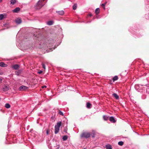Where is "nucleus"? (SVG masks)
<instances>
[{"label": "nucleus", "instance_id": "1", "mask_svg": "<svg viewBox=\"0 0 149 149\" xmlns=\"http://www.w3.org/2000/svg\"><path fill=\"white\" fill-rule=\"evenodd\" d=\"M44 5L43 1L42 0H39L36 4L35 7L36 9H40Z\"/></svg>", "mask_w": 149, "mask_h": 149}, {"label": "nucleus", "instance_id": "2", "mask_svg": "<svg viewBox=\"0 0 149 149\" xmlns=\"http://www.w3.org/2000/svg\"><path fill=\"white\" fill-rule=\"evenodd\" d=\"M61 121H59L56 123V125L55 126V131L54 133L55 134H57L60 129V127L61 125Z\"/></svg>", "mask_w": 149, "mask_h": 149}, {"label": "nucleus", "instance_id": "3", "mask_svg": "<svg viewBox=\"0 0 149 149\" xmlns=\"http://www.w3.org/2000/svg\"><path fill=\"white\" fill-rule=\"evenodd\" d=\"M91 135V134L90 132H84L81 134L80 137L81 139L88 138Z\"/></svg>", "mask_w": 149, "mask_h": 149}, {"label": "nucleus", "instance_id": "4", "mask_svg": "<svg viewBox=\"0 0 149 149\" xmlns=\"http://www.w3.org/2000/svg\"><path fill=\"white\" fill-rule=\"evenodd\" d=\"M54 42V41L52 40H50L48 41V42L46 46L47 47H50L52 46V44Z\"/></svg>", "mask_w": 149, "mask_h": 149}, {"label": "nucleus", "instance_id": "5", "mask_svg": "<svg viewBox=\"0 0 149 149\" xmlns=\"http://www.w3.org/2000/svg\"><path fill=\"white\" fill-rule=\"evenodd\" d=\"M28 88V87L24 86H20L19 88V91H22L23 90H26Z\"/></svg>", "mask_w": 149, "mask_h": 149}, {"label": "nucleus", "instance_id": "6", "mask_svg": "<svg viewBox=\"0 0 149 149\" xmlns=\"http://www.w3.org/2000/svg\"><path fill=\"white\" fill-rule=\"evenodd\" d=\"M9 89V87L8 86L6 85H4L3 88V90L4 92H6L8 91Z\"/></svg>", "mask_w": 149, "mask_h": 149}, {"label": "nucleus", "instance_id": "7", "mask_svg": "<svg viewBox=\"0 0 149 149\" xmlns=\"http://www.w3.org/2000/svg\"><path fill=\"white\" fill-rule=\"evenodd\" d=\"M15 22L17 24H19L21 23L22 20L20 19L17 18L15 19Z\"/></svg>", "mask_w": 149, "mask_h": 149}, {"label": "nucleus", "instance_id": "8", "mask_svg": "<svg viewBox=\"0 0 149 149\" xmlns=\"http://www.w3.org/2000/svg\"><path fill=\"white\" fill-rule=\"evenodd\" d=\"M110 121L113 123H115L116 122V120H115L114 117L113 116H111L109 118Z\"/></svg>", "mask_w": 149, "mask_h": 149}, {"label": "nucleus", "instance_id": "9", "mask_svg": "<svg viewBox=\"0 0 149 149\" xmlns=\"http://www.w3.org/2000/svg\"><path fill=\"white\" fill-rule=\"evenodd\" d=\"M20 10V8L19 7H17L14 9L13 11L14 13H17Z\"/></svg>", "mask_w": 149, "mask_h": 149}, {"label": "nucleus", "instance_id": "10", "mask_svg": "<svg viewBox=\"0 0 149 149\" xmlns=\"http://www.w3.org/2000/svg\"><path fill=\"white\" fill-rule=\"evenodd\" d=\"M56 12L60 15H63L64 14V11L63 10L57 11Z\"/></svg>", "mask_w": 149, "mask_h": 149}, {"label": "nucleus", "instance_id": "11", "mask_svg": "<svg viewBox=\"0 0 149 149\" xmlns=\"http://www.w3.org/2000/svg\"><path fill=\"white\" fill-rule=\"evenodd\" d=\"M112 95L116 99L118 100L119 99V96L116 93H114Z\"/></svg>", "mask_w": 149, "mask_h": 149}, {"label": "nucleus", "instance_id": "12", "mask_svg": "<svg viewBox=\"0 0 149 149\" xmlns=\"http://www.w3.org/2000/svg\"><path fill=\"white\" fill-rule=\"evenodd\" d=\"M100 9L99 8H97L95 10V13L96 15H98L100 13Z\"/></svg>", "mask_w": 149, "mask_h": 149}, {"label": "nucleus", "instance_id": "13", "mask_svg": "<svg viewBox=\"0 0 149 149\" xmlns=\"http://www.w3.org/2000/svg\"><path fill=\"white\" fill-rule=\"evenodd\" d=\"M91 104L89 102H87L86 103V107L88 109H90L91 108Z\"/></svg>", "mask_w": 149, "mask_h": 149}, {"label": "nucleus", "instance_id": "14", "mask_svg": "<svg viewBox=\"0 0 149 149\" xmlns=\"http://www.w3.org/2000/svg\"><path fill=\"white\" fill-rule=\"evenodd\" d=\"M6 65L3 62H1L0 63V66L2 67H5L6 66Z\"/></svg>", "mask_w": 149, "mask_h": 149}, {"label": "nucleus", "instance_id": "15", "mask_svg": "<svg viewBox=\"0 0 149 149\" xmlns=\"http://www.w3.org/2000/svg\"><path fill=\"white\" fill-rule=\"evenodd\" d=\"M10 3L12 5H14L17 2L16 0H11L10 1Z\"/></svg>", "mask_w": 149, "mask_h": 149}, {"label": "nucleus", "instance_id": "16", "mask_svg": "<svg viewBox=\"0 0 149 149\" xmlns=\"http://www.w3.org/2000/svg\"><path fill=\"white\" fill-rule=\"evenodd\" d=\"M47 24L49 25H51L53 24V22L52 21H49L47 22Z\"/></svg>", "mask_w": 149, "mask_h": 149}, {"label": "nucleus", "instance_id": "17", "mask_svg": "<svg viewBox=\"0 0 149 149\" xmlns=\"http://www.w3.org/2000/svg\"><path fill=\"white\" fill-rule=\"evenodd\" d=\"M19 67V66L18 65H15L13 66V68L15 70L17 69Z\"/></svg>", "mask_w": 149, "mask_h": 149}, {"label": "nucleus", "instance_id": "18", "mask_svg": "<svg viewBox=\"0 0 149 149\" xmlns=\"http://www.w3.org/2000/svg\"><path fill=\"white\" fill-rule=\"evenodd\" d=\"M5 107L6 108L8 109L10 107V106L9 104L6 103L5 105Z\"/></svg>", "mask_w": 149, "mask_h": 149}, {"label": "nucleus", "instance_id": "19", "mask_svg": "<svg viewBox=\"0 0 149 149\" xmlns=\"http://www.w3.org/2000/svg\"><path fill=\"white\" fill-rule=\"evenodd\" d=\"M118 79V77L117 76H115L113 79V81H114L117 80Z\"/></svg>", "mask_w": 149, "mask_h": 149}, {"label": "nucleus", "instance_id": "20", "mask_svg": "<svg viewBox=\"0 0 149 149\" xmlns=\"http://www.w3.org/2000/svg\"><path fill=\"white\" fill-rule=\"evenodd\" d=\"M62 139L63 141H66L68 139V136L66 135H65L63 137Z\"/></svg>", "mask_w": 149, "mask_h": 149}, {"label": "nucleus", "instance_id": "21", "mask_svg": "<svg viewBox=\"0 0 149 149\" xmlns=\"http://www.w3.org/2000/svg\"><path fill=\"white\" fill-rule=\"evenodd\" d=\"M77 4L76 3L74 4L73 6V9L74 10H75L77 8Z\"/></svg>", "mask_w": 149, "mask_h": 149}, {"label": "nucleus", "instance_id": "22", "mask_svg": "<svg viewBox=\"0 0 149 149\" xmlns=\"http://www.w3.org/2000/svg\"><path fill=\"white\" fill-rule=\"evenodd\" d=\"M106 148V149H112V146L110 145H107Z\"/></svg>", "mask_w": 149, "mask_h": 149}, {"label": "nucleus", "instance_id": "23", "mask_svg": "<svg viewBox=\"0 0 149 149\" xmlns=\"http://www.w3.org/2000/svg\"><path fill=\"white\" fill-rule=\"evenodd\" d=\"M123 143H124L122 141H119L118 143V145L120 146H123Z\"/></svg>", "mask_w": 149, "mask_h": 149}, {"label": "nucleus", "instance_id": "24", "mask_svg": "<svg viewBox=\"0 0 149 149\" xmlns=\"http://www.w3.org/2000/svg\"><path fill=\"white\" fill-rule=\"evenodd\" d=\"M103 119L105 120H108V117L107 116H103Z\"/></svg>", "mask_w": 149, "mask_h": 149}, {"label": "nucleus", "instance_id": "25", "mask_svg": "<svg viewBox=\"0 0 149 149\" xmlns=\"http://www.w3.org/2000/svg\"><path fill=\"white\" fill-rule=\"evenodd\" d=\"M4 16L3 14H0V20H2Z\"/></svg>", "mask_w": 149, "mask_h": 149}, {"label": "nucleus", "instance_id": "26", "mask_svg": "<svg viewBox=\"0 0 149 149\" xmlns=\"http://www.w3.org/2000/svg\"><path fill=\"white\" fill-rule=\"evenodd\" d=\"M56 47H54L53 49V48L52 47L50 48V50H48V52H50V51H52L53 50L55 49V48H56Z\"/></svg>", "mask_w": 149, "mask_h": 149}, {"label": "nucleus", "instance_id": "27", "mask_svg": "<svg viewBox=\"0 0 149 149\" xmlns=\"http://www.w3.org/2000/svg\"><path fill=\"white\" fill-rule=\"evenodd\" d=\"M91 136L93 138H94V137H95V133H91Z\"/></svg>", "mask_w": 149, "mask_h": 149}, {"label": "nucleus", "instance_id": "28", "mask_svg": "<svg viewBox=\"0 0 149 149\" xmlns=\"http://www.w3.org/2000/svg\"><path fill=\"white\" fill-rule=\"evenodd\" d=\"M58 113L61 115H62V116L63 115V113L61 111H59Z\"/></svg>", "mask_w": 149, "mask_h": 149}, {"label": "nucleus", "instance_id": "29", "mask_svg": "<svg viewBox=\"0 0 149 149\" xmlns=\"http://www.w3.org/2000/svg\"><path fill=\"white\" fill-rule=\"evenodd\" d=\"M42 66L43 68L44 69H45V65L44 63H42Z\"/></svg>", "mask_w": 149, "mask_h": 149}, {"label": "nucleus", "instance_id": "30", "mask_svg": "<svg viewBox=\"0 0 149 149\" xmlns=\"http://www.w3.org/2000/svg\"><path fill=\"white\" fill-rule=\"evenodd\" d=\"M105 3H102V4L101 6L104 7V8L105 9Z\"/></svg>", "mask_w": 149, "mask_h": 149}, {"label": "nucleus", "instance_id": "31", "mask_svg": "<svg viewBox=\"0 0 149 149\" xmlns=\"http://www.w3.org/2000/svg\"><path fill=\"white\" fill-rule=\"evenodd\" d=\"M42 72V70H40L38 72V73L39 74H41V73Z\"/></svg>", "mask_w": 149, "mask_h": 149}, {"label": "nucleus", "instance_id": "32", "mask_svg": "<svg viewBox=\"0 0 149 149\" xmlns=\"http://www.w3.org/2000/svg\"><path fill=\"white\" fill-rule=\"evenodd\" d=\"M47 86H42V88H46Z\"/></svg>", "mask_w": 149, "mask_h": 149}, {"label": "nucleus", "instance_id": "33", "mask_svg": "<svg viewBox=\"0 0 149 149\" xmlns=\"http://www.w3.org/2000/svg\"><path fill=\"white\" fill-rule=\"evenodd\" d=\"M49 130H47V131H46V133H47V134H49Z\"/></svg>", "mask_w": 149, "mask_h": 149}, {"label": "nucleus", "instance_id": "34", "mask_svg": "<svg viewBox=\"0 0 149 149\" xmlns=\"http://www.w3.org/2000/svg\"><path fill=\"white\" fill-rule=\"evenodd\" d=\"M88 15H89V16H92V14H91V13H90V14H89Z\"/></svg>", "mask_w": 149, "mask_h": 149}, {"label": "nucleus", "instance_id": "35", "mask_svg": "<svg viewBox=\"0 0 149 149\" xmlns=\"http://www.w3.org/2000/svg\"><path fill=\"white\" fill-rule=\"evenodd\" d=\"M2 81V79L0 78V82H1Z\"/></svg>", "mask_w": 149, "mask_h": 149}, {"label": "nucleus", "instance_id": "36", "mask_svg": "<svg viewBox=\"0 0 149 149\" xmlns=\"http://www.w3.org/2000/svg\"><path fill=\"white\" fill-rule=\"evenodd\" d=\"M2 1V0H0V2H1Z\"/></svg>", "mask_w": 149, "mask_h": 149}, {"label": "nucleus", "instance_id": "37", "mask_svg": "<svg viewBox=\"0 0 149 149\" xmlns=\"http://www.w3.org/2000/svg\"><path fill=\"white\" fill-rule=\"evenodd\" d=\"M146 86H147V87H148V84H147V85H146Z\"/></svg>", "mask_w": 149, "mask_h": 149}, {"label": "nucleus", "instance_id": "38", "mask_svg": "<svg viewBox=\"0 0 149 149\" xmlns=\"http://www.w3.org/2000/svg\"><path fill=\"white\" fill-rule=\"evenodd\" d=\"M59 146H58V147H57V149H59Z\"/></svg>", "mask_w": 149, "mask_h": 149}, {"label": "nucleus", "instance_id": "39", "mask_svg": "<svg viewBox=\"0 0 149 149\" xmlns=\"http://www.w3.org/2000/svg\"><path fill=\"white\" fill-rule=\"evenodd\" d=\"M84 149H86V148H84Z\"/></svg>", "mask_w": 149, "mask_h": 149}]
</instances>
